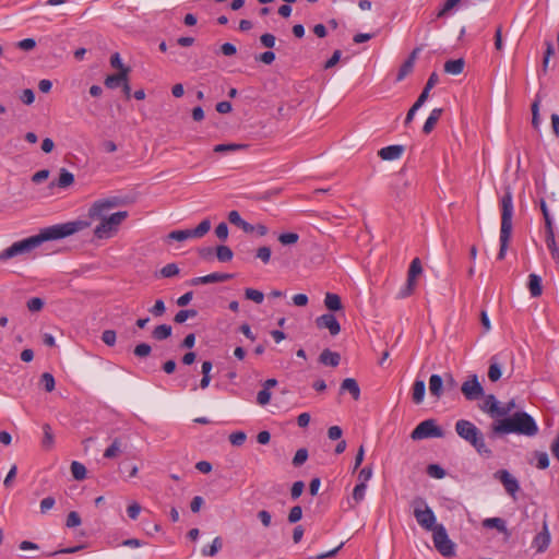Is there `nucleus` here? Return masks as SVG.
<instances>
[{
  "label": "nucleus",
  "instance_id": "nucleus-1",
  "mask_svg": "<svg viewBox=\"0 0 559 559\" xmlns=\"http://www.w3.org/2000/svg\"><path fill=\"white\" fill-rule=\"evenodd\" d=\"M88 226V222L81 219L49 226L41 229L39 234L16 241L7 249L2 250L0 252V261H8L20 254L28 253L45 241L66 238L87 228Z\"/></svg>",
  "mask_w": 559,
  "mask_h": 559
},
{
  "label": "nucleus",
  "instance_id": "nucleus-2",
  "mask_svg": "<svg viewBox=\"0 0 559 559\" xmlns=\"http://www.w3.org/2000/svg\"><path fill=\"white\" fill-rule=\"evenodd\" d=\"M119 203L117 198L96 201L88 210L91 218L100 219V223L95 227L94 235L98 239L108 238L110 233L116 230L118 226L128 217L127 211H119L110 216H106V212Z\"/></svg>",
  "mask_w": 559,
  "mask_h": 559
},
{
  "label": "nucleus",
  "instance_id": "nucleus-3",
  "mask_svg": "<svg viewBox=\"0 0 559 559\" xmlns=\"http://www.w3.org/2000/svg\"><path fill=\"white\" fill-rule=\"evenodd\" d=\"M509 433L534 437L538 433V426L526 412H516L507 418L496 419L490 426L489 437L492 439Z\"/></svg>",
  "mask_w": 559,
  "mask_h": 559
},
{
  "label": "nucleus",
  "instance_id": "nucleus-4",
  "mask_svg": "<svg viewBox=\"0 0 559 559\" xmlns=\"http://www.w3.org/2000/svg\"><path fill=\"white\" fill-rule=\"evenodd\" d=\"M501 205V228H500V249L497 254L498 260H503L508 250L512 234L513 199L508 189L500 201Z\"/></svg>",
  "mask_w": 559,
  "mask_h": 559
},
{
  "label": "nucleus",
  "instance_id": "nucleus-5",
  "mask_svg": "<svg viewBox=\"0 0 559 559\" xmlns=\"http://www.w3.org/2000/svg\"><path fill=\"white\" fill-rule=\"evenodd\" d=\"M455 432L460 438L468 442L478 454L486 457L492 456V451L487 447L483 432L472 421L459 419L455 423Z\"/></svg>",
  "mask_w": 559,
  "mask_h": 559
},
{
  "label": "nucleus",
  "instance_id": "nucleus-6",
  "mask_svg": "<svg viewBox=\"0 0 559 559\" xmlns=\"http://www.w3.org/2000/svg\"><path fill=\"white\" fill-rule=\"evenodd\" d=\"M413 514L417 523L426 531H432L437 527V519L432 509L427 504L425 498L417 496L412 502Z\"/></svg>",
  "mask_w": 559,
  "mask_h": 559
},
{
  "label": "nucleus",
  "instance_id": "nucleus-7",
  "mask_svg": "<svg viewBox=\"0 0 559 559\" xmlns=\"http://www.w3.org/2000/svg\"><path fill=\"white\" fill-rule=\"evenodd\" d=\"M431 532L436 549L443 557H453L455 555L454 543L449 538L445 527L438 524Z\"/></svg>",
  "mask_w": 559,
  "mask_h": 559
},
{
  "label": "nucleus",
  "instance_id": "nucleus-8",
  "mask_svg": "<svg viewBox=\"0 0 559 559\" xmlns=\"http://www.w3.org/2000/svg\"><path fill=\"white\" fill-rule=\"evenodd\" d=\"M210 229L211 222L210 219L205 218L193 229H178L170 231L167 235V239L176 241H186L190 238H202L210 231Z\"/></svg>",
  "mask_w": 559,
  "mask_h": 559
},
{
  "label": "nucleus",
  "instance_id": "nucleus-9",
  "mask_svg": "<svg viewBox=\"0 0 559 559\" xmlns=\"http://www.w3.org/2000/svg\"><path fill=\"white\" fill-rule=\"evenodd\" d=\"M441 437H443V430L437 426L433 419H426L421 421L411 433V438L413 440Z\"/></svg>",
  "mask_w": 559,
  "mask_h": 559
},
{
  "label": "nucleus",
  "instance_id": "nucleus-10",
  "mask_svg": "<svg viewBox=\"0 0 559 559\" xmlns=\"http://www.w3.org/2000/svg\"><path fill=\"white\" fill-rule=\"evenodd\" d=\"M461 392L467 401H477L485 394L484 388L478 380L477 374H469L462 383Z\"/></svg>",
  "mask_w": 559,
  "mask_h": 559
},
{
  "label": "nucleus",
  "instance_id": "nucleus-11",
  "mask_svg": "<svg viewBox=\"0 0 559 559\" xmlns=\"http://www.w3.org/2000/svg\"><path fill=\"white\" fill-rule=\"evenodd\" d=\"M318 329H328L330 334L335 336L341 332V324L333 313H324L316 319Z\"/></svg>",
  "mask_w": 559,
  "mask_h": 559
},
{
  "label": "nucleus",
  "instance_id": "nucleus-12",
  "mask_svg": "<svg viewBox=\"0 0 559 559\" xmlns=\"http://www.w3.org/2000/svg\"><path fill=\"white\" fill-rule=\"evenodd\" d=\"M233 277H234V274H230V273L215 272V273H211V274H207L204 276L193 277L189 284L191 286H198V285H203V284L222 283V282L231 280Z\"/></svg>",
  "mask_w": 559,
  "mask_h": 559
},
{
  "label": "nucleus",
  "instance_id": "nucleus-13",
  "mask_svg": "<svg viewBox=\"0 0 559 559\" xmlns=\"http://www.w3.org/2000/svg\"><path fill=\"white\" fill-rule=\"evenodd\" d=\"M495 477L502 483L506 491L509 495L514 496L515 492L519 491V489H520L519 481L507 469L498 471L495 474Z\"/></svg>",
  "mask_w": 559,
  "mask_h": 559
},
{
  "label": "nucleus",
  "instance_id": "nucleus-14",
  "mask_svg": "<svg viewBox=\"0 0 559 559\" xmlns=\"http://www.w3.org/2000/svg\"><path fill=\"white\" fill-rule=\"evenodd\" d=\"M420 48L416 47L407 57V59L402 63V66L399 69L396 81L401 82L404 80L409 73H412L415 64V60L417 58V55L419 53Z\"/></svg>",
  "mask_w": 559,
  "mask_h": 559
},
{
  "label": "nucleus",
  "instance_id": "nucleus-15",
  "mask_svg": "<svg viewBox=\"0 0 559 559\" xmlns=\"http://www.w3.org/2000/svg\"><path fill=\"white\" fill-rule=\"evenodd\" d=\"M550 544V534L548 531L547 523L544 522L543 531L539 532L533 539L532 547L536 549L537 552H544Z\"/></svg>",
  "mask_w": 559,
  "mask_h": 559
},
{
  "label": "nucleus",
  "instance_id": "nucleus-16",
  "mask_svg": "<svg viewBox=\"0 0 559 559\" xmlns=\"http://www.w3.org/2000/svg\"><path fill=\"white\" fill-rule=\"evenodd\" d=\"M404 151H405L404 145L395 144V145H389V146L382 147L378 152V155L383 160H394V159H399L403 155Z\"/></svg>",
  "mask_w": 559,
  "mask_h": 559
},
{
  "label": "nucleus",
  "instance_id": "nucleus-17",
  "mask_svg": "<svg viewBox=\"0 0 559 559\" xmlns=\"http://www.w3.org/2000/svg\"><path fill=\"white\" fill-rule=\"evenodd\" d=\"M348 392L355 401L360 399V388L357 381L353 378H346L342 381L340 386V394Z\"/></svg>",
  "mask_w": 559,
  "mask_h": 559
},
{
  "label": "nucleus",
  "instance_id": "nucleus-18",
  "mask_svg": "<svg viewBox=\"0 0 559 559\" xmlns=\"http://www.w3.org/2000/svg\"><path fill=\"white\" fill-rule=\"evenodd\" d=\"M546 229V246L548 250L550 251L551 258L559 262V248L557 247L556 239H555V233H554V226H548Z\"/></svg>",
  "mask_w": 559,
  "mask_h": 559
},
{
  "label": "nucleus",
  "instance_id": "nucleus-19",
  "mask_svg": "<svg viewBox=\"0 0 559 559\" xmlns=\"http://www.w3.org/2000/svg\"><path fill=\"white\" fill-rule=\"evenodd\" d=\"M319 361L324 366L337 367L341 361V355L336 352H332L331 349L325 348L320 354Z\"/></svg>",
  "mask_w": 559,
  "mask_h": 559
},
{
  "label": "nucleus",
  "instance_id": "nucleus-20",
  "mask_svg": "<svg viewBox=\"0 0 559 559\" xmlns=\"http://www.w3.org/2000/svg\"><path fill=\"white\" fill-rule=\"evenodd\" d=\"M128 76H129L128 70H122L118 73L108 75L104 82L105 86L107 88H111V90L117 88V87L121 86L124 81H128Z\"/></svg>",
  "mask_w": 559,
  "mask_h": 559
},
{
  "label": "nucleus",
  "instance_id": "nucleus-21",
  "mask_svg": "<svg viewBox=\"0 0 559 559\" xmlns=\"http://www.w3.org/2000/svg\"><path fill=\"white\" fill-rule=\"evenodd\" d=\"M444 381L439 374H431L429 378V392L436 397L440 399L443 394Z\"/></svg>",
  "mask_w": 559,
  "mask_h": 559
},
{
  "label": "nucleus",
  "instance_id": "nucleus-22",
  "mask_svg": "<svg viewBox=\"0 0 559 559\" xmlns=\"http://www.w3.org/2000/svg\"><path fill=\"white\" fill-rule=\"evenodd\" d=\"M74 183V175L67 170L66 168L60 169L59 178L57 181L50 182V187H58L61 189H66Z\"/></svg>",
  "mask_w": 559,
  "mask_h": 559
},
{
  "label": "nucleus",
  "instance_id": "nucleus-23",
  "mask_svg": "<svg viewBox=\"0 0 559 559\" xmlns=\"http://www.w3.org/2000/svg\"><path fill=\"white\" fill-rule=\"evenodd\" d=\"M426 393V384L424 380H415L412 388V400L415 404L419 405L423 403Z\"/></svg>",
  "mask_w": 559,
  "mask_h": 559
},
{
  "label": "nucleus",
  "instance_id": "nucleus-24",
  "mask_svg": "<svg viewBox=\"0 0 559 559\" xmlns=\"http://www.w3.org/2000/svg\"><path fill=\"white\" fill-rule=\"evenodd\" d=\"M528 290L532 297H539L543 294L542 277L535 273L528 275Z\"/></svg>",
  "mask_w": 559,
  "mask_h": 559
},
{
  "label": "nucleus",
  "instance_id": "nucleus-25",
  "mask_svg": "<svg viewBox=\"0 0 559 559\" xmlns=\"http://www.w3.org/2000/svg\"><path fill=\"white\" fill-rule=\"evenodd\" d=\"M443 109L442 108H435L430 112L429 117L427 118L426 122L423 127V132L425 134H429L436 127L438 120L442 116Z\"/></svg>",
  "mask_w": 559,
  "mask_h": 559
},
{
  "label": "nucleus",
  "instance_id": "nucleus-26",
  "mask_svg": "<svg viewBox=\"0 0 559 559\" xmlns=\"http://www.w3.org/2000/svg\"><path fill=\"white\" fill-rule=\"evenodd\" d=\"M324 306L330 311H340L343 310V304L341 297L334 293H326L324 297Z\"/></svg>",
  "mask_w": 559,
  "mask_h": 559
},
{
  "label": "nucleus",
  "instance_id": "nucleus-27",
  "mask_svg": "<svg viewBox=\"0 0 559 559\" xmlns=\"http://www.w3.org/2000/svg\"><path fill=\"white\" fill-rule=\"evenodd\" d=\"M465 66V61L463 58L448 60L444 63V72L453 75H457L463 72Z\"/></svg>",
  "mask_w": 559,
  "mask_h": 559
},
{
  "label": "nucleus",
  "instance_id": "nucleus-28",
  "mask_svg": "<svg viewBox=\"0 0 559 559\" xmlns=\"http://www.w3.org/2000/svg\"><path fill=\"white\" fill-rule=\"evenodd\" d=\"M499 402L497 401L493 394H489L486 396L483 405L480 406L481 411L489 414L491 418H495V412L498 411Z\"/></svg>",
  "mask_w": 559,
  "mask_h": 559
},
{
  "label": "nucleus",
  "instance_id": "nucleus-29",
  "mask_svg": "<svg viewBox=\"0 0 559 559\" xmlns=\"http://www.w3.org/2000/svg\"><path fill=\"white\" fill-rule=\"evenodd\" d=\"M173 328L169 324H159L152 331V337L156 341H164L171 335Z\"/></svg>",
  "mask_w": 559,
  "mask_h": 559
},
{
  "label": "nucleus",
  "instance_id": "nucleus-30",
  "mask_svg": "<svg viewBox=\"0 0 559 559\" xmlns=\"http://www.w3.org/2000/svg\"><path fill=\"white\" fill-rule=\"evenodd\" d=\"M122 452V441L120 438H115L111 444L105 450V459H115L119 453Z\"/></svg>",
  "mask_w": 559,
  "mask_h": 559
},
{
  "label": "nucleus",
  "instance_id": "nucleus-31",
  "mask_svg": "<svg viewBox=\"0 0 559 559\" xmlns=\"http://www.w3.org/2000/svg\"><path fill=\"white\" fill-rule=\"evenodd\" d=\"M222 546V538L217 536L211 545L202 548V555L205 557H214L221 550Z\"/></svg>",
  "mask_w": 559,
  "mask_h": 559
},
{
  "label": "nucleus",
  "instance_id": "nucleus-32",
  "mask_svg": "<svg viewBox=\"0 0 559 559\" xmlns=\"http://www.w3.org/2000/svg\"><path fill=\"white\" fill-rule=\"evenodd\" d=\"M484 527L497 528L501 533L507 532L506 521L500 518H489L483 522Z\"/></svg>",
  "mask_w": 559,
  "mask_h": 559
},
{
  "label": "nucleus",
  "instance_id": "nucleus-33",
  "mask_svg": "<svg viewBox=\"0 0 559 559\" xmlns=\"http://www.w3.org/2000/svg\"><path fill=\"white\" fill-rule=\"evenodd\" d=\"M423 273V266L421 261L419 258H415L412 260L408 272H407V278L411 281L416 282V277Z\"/></svg>",
  "mask_w": 559,
  "mask_h": 559
},
{
  "label": "nucleus",
  "instance_id": "nucleus-34",
  "mask_svg": "<svg viewBox=\"0 0 559 559\" xmlns=\"http://www.w3.org/2000/svg\"><path fill=\"white\" fill-rule=\"evenodd\" d=\"M215 253L219 262H229L234 257L233 250L229 247L223 245L215 248Z\"/></svg>",
  "mask_w": 559,
  "mask_h": 559
},
{
  "label": "nucleus",
  "instance_id": "nucleus-35",
  "mask_svg": "<svg viewBox=\"0 0 559 559\" xmlns=\"http://www.w3.org/2000/svg\"><path fill=\"white\" fill-rule=\"evenodd\" d=\"M462 0H445L442 7L436 13L437 19L445 17Z\"/></svg>",
  "mask_w": 559,
  "mask_h": 559
},
{
  "label": "nucleus",
  "instance_id": "nucleus-36",
  "mask_svg": "<svg viewBox=\"0 0 559 559\" xmlns=\"http://www.w3.org/2000/svg\"><path fill=\"white\" fill-rule=\"evenodd\" d=\"M71 473H72V476L74 479L76 480H82L85 478L86 476V467L80 463V462H76V461H73L71 463Z\"/></svg>",
  "mask_w": 559,
  "mask_h": 559
},
{
  "label": "nucleus",
  "instance_id": "nucleus-37",
  "mask_svg": "<svg viewBox=\"0 0 559 559\" xmlns=\"http://www.w3.org/2000/svg\"><path fill=\"white\" fill-rule=\"evenodd\" d=\"M197 316H198V311L195 309L179 310L175 314L174 321L178 324H181V323L186 322L189 318H194Z\"/></svg>",
  "mask_w": 559,
  "mask_h": 559
},
{
  "label": "nucleus",
  "instance_id": "nucleus-38",
  "mask_svg": "<svg viewBox=\"0 0 559 559\" xmlns=\"http://www.w3.org/2000/svg\"><path fill=\"white\" fill-rule=\"evenodd\" d=\"M539 103H540V99L537 96L536 99L533 102V104L531 106V110H532V126H533V128L535 130H538L539 129V124H540Z\"/></svg>",
  "mask_w": 559,
  "mask_h": 559
},
{
  "label": "nucleus",
  "instance_id": "nucleus-39",
  "mask_svg": "<svg viewBox=\"0 0 559 559\" xmlns=\"http://www.w3.org/2000/svg\"><path fill=\"white\" fill-rule=\"evenodd\" d=\"M514 408H515L514 400L509 401L503 406L498 405V411L495 412V418L496 417L507 418V417H509L510 413Z\"/></svg>",
  "mask_w": 559,
  "mask_h": 559
},
{
  "label": "nucleus",
  "instance_id": "nucleus-40",
  "mask_svg": "<svg viewBox=\"0 0 559 559\" xmlns=\"http://www.w3.org/2000/svg\"><path fill=\"white\" fill-rule=\"evenodd\" d=\"M246 144H236V143H228V144H217L214 147V152L216 153H226V152H234L238 150L246 148Z\"/></svg>",
  "mask_w": 559,
  "mask_h": 559
},
{
  "label": "nucleus",
  "instance_id": "nucleus-41",
  "mask_svg": "<svg viewBox=\"0 0 559 559\" xmlns=\"http://www.w3.org/2000/svg\"><path fill=\"white\" fill-rule=\"evenodd\" d=\"M180 272L176 263H168L159 270V275L165 278H169L178 275Z\"/></svg>",
  "mask_w": 559,
  "mask_h": 559
},
{
  "label": "nucleus",
  "instance_id": "nucleus-42",
  "mask_svg": "<svg viewBox=\"0 0 559 559\" xmlns=\"http://www.w3.org/2000/svg\"><path fill=\"white\" fill-rule=\"evenodd\" d=\"M43 430H44V438H43L41 444L45 449H51V447L53 445V435H52L50 425L44 424Z\"/></svg>",
  "mask_w": 559,
  "mask_h": 559
},
{
  "label": "nucleus",
  "instance_id": "nucleus-43",
  "mask_svg": "<svg viewBox=\"0 0 559 559\" xmlns=\"http://www.w3.org/2000/svg\"><path fill=\"white\" fill-rule=\"evenodd\" d=\"M40 383L41 385L44 386V389L47 391V392H52L55 390V385H56V382H55V378L51 373L49 372H44L40 377Z\"/></svg>",
  "mask_w": 559,
  "mask_h": 559
},
{
  "label": "nucleus",
  "instance_id": "nucleus-44",
  "mask_svg": "<svg viewBox=\"0 0 559 559\" xmlns=\"http://www.w3.org/2000/svg\"><path fill=\"white\" fill-rule=\"evenodd\" d=\"M427 474L432 478L441 479L445 476V471L439 464H429L427 466Z\"/></svg>",
  "mask_w": 559,
  "mask_h": 559
},
{
  "label": "nucleus",
  "instance_id": "nucleus-45",
  "mask_svg": "<svg viewBox=\"0 0 559 559\" xmlns=\"http://www.w3.org/2000/svg\"><path fill=\"white\" fill-rule=\"evenodd\" d=\"M415 287H416V282L407 278L405 285L399 292L397 298L403 299V298L411 296L414 293Z\"/></svg>",
  "mask_w": 559,
  "mask_h": 559
},
{
  "label": "nucleus",
  "instance_id": "nucleus-46",
  "mask_svg": "<svg viewBox=\"0 0 559 559\" xmlns=\"http://www.w3.org/2000/svg\"><path fill=\"white\" fill-rule=\"evenodd\" d=\"M309 453L306 448H301L297 450L295 456L293 457V465L298 467L301 466L308 460Z\"/></svg>",
  "mask_w": 559,
  "mask_h": 559
},
{
  "label": "nucleus",
  "instance_id": "nucleus-47",
  "mask_svg": "<svg viewBox=\"0 0 559 559\" xmlns=\"http://www.w3.org/2000/svg\"><path fill=\"white\" fill-rule=\"evenodd\" d=\"M534 456L537 460V468L539 469H546L549 466V456L546 452L543 451H535Z\"/></svg>",
  "mask_w": 559,
  "mask_h": 559
},
{
  "label": "nucleus",
  "instance_id": "nucleus-48",
  "mask_svg": "<svg viewBox=\"0 0 559 559\" xmlns=\"http://www.w3.org/2000/svg\"><path fill=\"white\" fill-rule=\"evenodd\" d=\"M151 352H152V347L147 343H140L133 349L134 356H136L139 358L147 357L151 354Z\"/></svg>",
  "mask_w": 559,
  "mask_h": 559
},
{
  "label": "nucleus",
  "instance_id": "nucleus-49",
  "mask_svg": "<svg viewBox=\"0 0 559 559\" xmlns=\"http://www.w3.org/2000/svg\"><path fill=\"white\" fill-rule=\"evenodd\" d=\"M299 235L296 233H283L278 236V241L283 246L294 245L298 241Z\"/></svg>",
  "mask_w": 559,
  "mask_h": 559
},
{
  "label": "nucleus",
  "instance_id": "nucleus-50",
  "mask_svg": "<svg viewBox=\"0 0 559 559\" xmlns=\"http://www.w3.org/2000/svg\"><path fill=\"white\" fill-rule=\"evenodd\" d=\"M45 306V301L39 297H33L26 302V307L31 312H38Z\"/></svg>",
  "mask_w": 559,
  "mask_h": 559
},
{
  "label": "nucleus",
  "instance_id": "nucleus-51",
  "mask_svg": "<svg viewBox=\"0 0 559 559\" xmlns=\"http://www.w3.org/2000/svg\"><path fill=\"white\" fill-rule=\"evenodd\" d=\"M245 296L257 304H261L264 300L263 293L253 288H246Z\"/></svg>",
  "mask_w": 559,
  "mask_h": 559
},
{
  "label": "nucleus",
  "instance_id": "nucleus-52",
  "mask_svg": "<svg viewBox=\"0 0 559 559\" xmlns=\"http://www.w3.org/2000/svg\"><path fill=\"white\" fill-rule=\"evenodd\" d=\"M366 488H367V485L364 483H359L355 486V488L353 490V500L355 501V503H359L360 501L364 500L365 493H366Z\"/></svg>",
  "mask_w": 559,
  "mask_h": 559
},
{
  "label": "nucleus",
  "instance_id": "nucleus-53",
  "mask_svg": "<svg viewBox=\"0 0 559 559\" xmlns=\"http://www.w3.org/2000/svg\"><path fill=\"white\" fill-rule=\"evenodd\" d=\"M501 367L497 362H491L488 370V378L490 381L496 382L501 378Z\"/></svg>",
  "mask_w": 559,
  "mask_h": 559
},
{
  "label": "nucleus",
  "instance_id": "nucleus-54",
  "mask_svg": "<svg viewBox=\"0 0 559 559\" xmlns=\"http://www.w3.org/2000/svg\"><path fill=\"white\" fill-rule=\"evenodd\" d=\"M247 439V435L243 431H235L229 435V441L235 447H241Z\"/></svg>",
  "mask_w": 559,
  "mask_h": 559
},
{
  "label": "nucleus",
  "instance_id": "nucleus-55",
  "mask_svg": "<svg viewBox=\"0 0 559 559\" xmlns=\"http://www.w3.org/2000/svg\"><path fill=\"white\" fill-rule=\"evenodd\" d=\"M81 523H82V520L78 512L71 511L68 514L67 521H66L67 527H69V528L76 527V526L81 525Z\"/></svg>",
  "mask_w": 559,
  "mask_h": 559
},
{
  "label": "nucleus",
  "instance_id": "nucleus-56",
  "mask_svg": "<svg viewBox=\"0 0 559 559\" xmlns=\"http://www.w3.org/2000/svg\"><path fill=\"white\" fill-rule=\"evenodd\" d=\"M271 254H272L271 248L267 246H263L257 250L255 257L258 259H260L264 264H266L271 260Z\"/></svg>",
  "mask_w": 559,
  "mask_h": 559
},
{
  "label": "nucleus",
  "instance_id": "nucleus-57",
  "mask_svg": "<svg viewBox=\"0 0 559 559\" xmlns=\"http://www.w3.org/2000/svg\"><path fill=\"white\" fill-rule=\"evenodd\" d=\"M302 518V509L300 506H295L290 509L289 513H288V522L292 523V524H295L297 523L298 521H300Z\"/></svg>",
  "mask_w": 559,
  "mask_h": 559
},
{
  "label": "nucleus",
  "instance_id": "nucleus-58",
  "mask_svg": "<svg viewBox=\"0 0 559 559\" xmlns=\"http://www.w3.org/2000/svg\"><path fill=\"white\" fill-rule=\"evenodd\" d=\"M110 66L115 69H118L119 72L122 71V70H128V73L130 72V68L129 67H126L123 63H122V60L120 58V55L118 52H115L111 55L110 57Z\"/></svg>",
  "mask_w": 559,
  "mask_h": 559
},
{
  "label": "nucleus",
  "instance_id": "nucleus-59",
  "mask_svg": "<svg viewBox=\"0 0 559 559\" xmlns=\"http://www.w3.org/2000/svg\"><path fill=\"white\" fill-rule=\"evenodd\" d=\"M117 334L114 330H105L102 334V341L107 346H114L116 344Z\"/></svg>",
  "mask_w": 559,
  "mask_h": 559
},
{
  "label": "nucleus",
  "instance_id": "nucleus-60",
  "mask_svg": "<svg viewBox=\"0 0 559 559\" xmlns=\"http://www.w3.org/2000/svg\"><path fill=\"white\" fill-rule=\"evenodd\" d=\"M148 311L154 317H162L166 311L165 302L162 299H157Z\"/></svg>",
  "mask_w": 559,
  "mask_h": 559
},
{
  "label": "nucleus",
  "instance_id": "nucleus-61",
  "mask_svg": "<svg viewBox=\"0 0 559 559\" xmlns=\"http://www.w3.org/2000/svg\"><path fill=\"white\" fill-rule=\"evenodd\" d=\"M275 60V53L271 50L264 51L258 56H255V61L262 62L264 64H272Z\"/></svg>",
  "mask_w": 559,
  "mask_h": 559
},
{
  "label": "nucleus",
  "instance_id": "nucleus-62",
  "mask_svg": "<svg viewBox=\"0 0 559 559\" xmlns=\"http://www.w3.org/2000/svg\"><path fill=\"white\" fill-rule=\"evenodd\" d=\"M276 37L271 33H265L260 36V43L265 48H273L275 46Z\"/></svg>",
  "mask_w": 559,
  "mask_h": 559
},
{
  "label": "nucleus",
  "instance_id": "nucleus-63",
  "mask_svg": "<svg viewBox=\"0 0 559 559\" xmlns=\"http://www.w3.org/2000/svg\"><path fill=\"white\" fill-rule=\"evenodd\" d=\"M305 489V484L301 480H297L293 484L290 489V496L294 500L298 499Z\"/></svg>",
  "mask_w": 559,
  "mask_h": 559
},
{
  "label": "nucleus",
  "instance_id": "nucleus-64",
  "mask_svg": "<svg viewBox=\"0 0 559 559\" xmlns=\"http://www.w3.org/2000/svg\"><path fill=\"white\" fill-rule=\"evenodd\" d=\"M341 57H342V51L340 49H336L332 56L326 60V62L324 63V69H331L333 67H335L338 61L341 60Z\"/></svg>",
  "mask_w": 559,
  "mask_h": 559
}]
</instances>
